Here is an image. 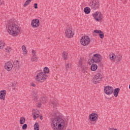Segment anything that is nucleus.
Masks as SVG:
<instances>
[{
  "instance_id": "obj_1",
  "label": "nucleus",
  "mask_w": 130,
  "mask_h": 130,
  "mask_svg": "<svg viewBox=\"0 0 130 130\" xmlns=\"http://www.w3.org/2000/svg\"><path fill=\"white\" fill-rule=\"evenodd\" d=\"M7 28L8 30V33L12 36H17L18 33L20 32L19 26L14 22L9 23Z\"/></svg>"
},
{
  "instance_id": "obj_2",
  "label": "nucleus",
  "mask_w": 130,
  "mask_h": 130,
  "mask_svg": "<svg viewBox=\"0 0 130 130\" xmlns=\"http://www.w3.org/2000/svg\"><path fill=\"white\" fill-rule=\"evenodd\" d=\"M54 130H62L64 127V120L61 118H56L52 122Z\"/></svg>"
},
{
  "instance_id": "obj_3",
  "label": "nucleus",
  "mask_w": 130,
  "mask_h": 130,
  "mask_svg": "<svg viewBox=\"0 0 130 130\" xmlns=\"http://www.w3.org/2000/svg\"><path fill=\"white\" fill-rule=\"evenodd\" d=\"M49 73V69L47 67H45L44 68V72H41L37 75L36 80L38 82L40 83H43V82H45L46 79H47V75L46 74Z\"/></svg>"
},
{
  "instance_id": "obj_4",
  "label": "nucleus",
  "mask_w": 130,
  "mask_h": 130,
  "mask_svg": "<svg viewBox=\"0 0 130 130\" xmlns=\"http://www.w3.org/2000/svg\"><path fill=\"white\" fill-rule=\"evenodd\" d=\"M103 78V76L102 75V73H98L93 77L92 82L94 84H100V82H102Z\"/></svg>"
},
{
  "instance_id": "obj_5",
  "label": "nucleus",
  "mask_w": 130,
  "mask_h": 130,
  "mask_svg": "<svg viewBox=\"0 0 130 130\" xmlns=\"http://www.w3.org/2000/svg\"><path fill=\"white\" fill-rule=\"evenodd\" d=\"M89 7L92 10H98L100 8V2L98 0H92L89 4Z\"/></svg>"
},
{
  "instance_id": "obj_6",
  "label": "nucleus",
  "mask_w": 130,
  "mask_h": 130,
  "mask_svg": "<svg viewBox=\"0 0 130 130\" xmlns=\"http://www.w3.org/2000/svg\"><path fill=\"white\" fill-rule=\"evenodd\" d=\"M102 60V57L101 55L99 54H95L93 55V57H92L90 61L91 63H98V62H100Z\"/></svg>"
},
{
  "instance_id": "obj_7",
  "label": "nucleus",
  "mask_w": 130,
  "mask_h": 130,
  "mask_svg": "<svg viewBox=\"0 0 130 130\" xmlns=\"http://www.w3.org/2000/svg\"><path fill=\"white\" fill-rule=\"evenodd\" d=\"M79 67H80L82 72V73H86V71L88 69L87 67H86V61L83 58L80 59L79 62Z\"/></svg>"
},
{
  "instance_id": "obj_8",
  "label": "nucleus",
  "mask_w": 130,
  "mask_h": 130,
  "mask_svg": "<svg viewBox=\"0 0 130 130\" xmlns=\"http://www.w3.org/2000/svg\"><path fill=\"white\" fill-rule=\"evenodd\" d=\"M80 43L83 46H86L90 43V38L88 36H83L80 39Z\"/></svg>"
},
{
  "instance_id": "obj_9",
  "label": "nucleus",
  "mask_w": 130,
  "mask_h": 130,
  "mask_svg": "<svg viewBox=\"0 0 130 130\" xmlns=\"http://www.w3.org/2000/svg\"><path fill=\"white\" fill-rule=\"evenodd\" d=\"M110 58L111 60H113V59H116V61L117 62H119V61H121L122 60V56L119 54H112L110 55Z\"/></svg>"
},
{
  "instance_id": "obj_10",
  "label": "nucleus",
  "mask_w": 130,
  "mask_h": 130,
  "mask_svg": "<svg viewBox=\"0 0 130 130\" xmlns=\"http://www.w3.org/2000/svg\"><path fill=\"white\" fill-rule=\"evenodd\" d=\"M104 92L106 95H111L113 93V87L111 86H106L104 87Z\"/></svg>"
},
{
  "instance_id": "obj_11",
  "label": "nucleus",
  "mask_w": 130,
  "mask_h": 130,
  "mask_svg": "<svg viewBox=\"0 0 130 130\" xmlns=\"http://www.w3.org/2000/svg\"><path fill=\"white\" fill-rule=\"evenodd\" d=\"M92 16L95 21H99L102 20V14L101 12H96L94 14H92Z\"/></svg>"
},
{
  "instance_id": "obj_12",
  "label": "nucleus",
  "mask_w": 130,
  "mask_h": 130,
  "mask_svg": "<svg viewBox=\"0 0 130 130\" xmlns=\"http://www.w3.org/2000/svg\"><path fill=\"white\" fill-rule=\"evenodd\" d=\"M4 67H5V70H7V71H10L13 70V67H14V65H13V63H12L11 61H8L5 63Z\"/></svg>"
},
{
  "instance_id": "obj_13",
  "label": "nucleus",
  "mask_w": 130,
  "mask_h": 130,
  "mask_svg": "<svg viewBox=\"0 0 130 130\" xmlns=\"http://www.w3.org/2000/svg\"><path fill=\"white\" fill-rule=\"evenodd\" d=\"M31 25L33 28H37L40 25V21L38 19H34L31 21Z\"/></svg>"
},
{
  "instance_id": "obj_14",
  "label": "nucleus",
  "mask_w": 130,
  "mask_h": 130,
  "mask_svg": "<svg viewBox=\"0 0 130 130\" xmlns=\"http://www.w3.org/2000/svg\"><path fill=\"white\" fill-rule=\"evenodd\" d=\"M89 118L90 121H96L98 118V114L96 113H92L89 115Z\"/></svg>"
},
{
  "instance_id": "obj_15",
  "label": "nucleus",
  "mask_w": 130,
  "mask_h": 130,
  "mask_svg": "<svg viewBox=\"0 0 130 130\" xmlns=\"http://www.w3.org/2000/svg\"><path fill=\"white\" fill-rule=\"evenodd\" d=\"M39 114H40V112L39 110L36 109L32 110V115L34 119H36V118H38L39 117Z\"/></svg>"
},
{
  "instance_id": "obj_16",
  "label": "nucleus",
  "mask_w": 130,
  "mask_h": 130,
  "mask_svg": "<svg viewBox=\"0 0 130 130\" xmlns=\"http://www.w3.org/2000/svg\"><path fill=\"white\" fill-rule=\"evenodd\" d=\"M66 35L67 37L68 38H71V37H73L74 36V33H73L71 29H66Z\"/></svg>"
},
{
  "instance_id": "obj_17",
  "label": "nucleus",
  "mask_w": 130,
  "mask_h": 130,
  "mask_svg": "<svg viewBox=\"0 0 130 130\" xmlns=\"http://www.w3.org/2000/svg\"><path fill=\"white\" fill-rule=\"evenodd\" d=\"M94 32L96 34H99L100 38L101 39H103L104 38V32H103L102 30L96 29L94 30Z\"/></svg>"
},
{
  "instance_id": "obj_18",
  "label": "nucleus",
  "mask_w": 130,
  "mask_h": 130,
  "mask_svg": "<svg viewBox=\"0 0 130 130\" xmlns=\"http://www.w3.org/2000/svg\"><path fill=\"white\" fill-rule=\"evenodd\" d=\"M6 93H7V91H6V90H3L0 91V100H5V99H6Z\"/></svg>"
},
{
  "instance_id": "obj_19",
  "label": "nucleus",
  "mask_w": 130,
  "mask_h": 130,
  "mask_svg": "<svg viewBox=\"0 0 130 130\" xmlns=\"http://www.w3.org/2000/svg\"><path fill=\"white\" fill-rule=\"evenodd\" d=\"M31 52L32 54V56L31 57V61H37L38 57L36 56V52L35 51V50H32Z\"/></svg>"
},
{
  "instance_id": "obj_20",
  "label": "nucleus",
  "mask_w": 130,
  "mask_h": 130,
  "mask_svg": "<svg viewBox=\"0 0 130 130\" xmlns=\"http://www.w3.org/2000/svg\"><path fill=\"white\" fill-rule=\"evenodd\" d=\"M119 91H120V89L119 88H115L114 90V91L113 92L114 96L115 97H117V96H118V93H119Z\"/></svg>"
},
{
  "instance_id": "obj_21",
  "label": "nucleus",
  "mask_w": 130,
  "mask_h": 130,
  "mask_svg": "<svg viewBox=\"0 0 130 130\" xmlns=\"http://www.w3.org/2000/svg\"><path fill=\"white\" fill-rule=\"evenodd\" d=\"M13 67L15 69H20V65H19V61H14L13 62Z\"/></svg>"
},
{
  "instance_id": "obj_22",
  "label": "nucleus",
  "mask_w": 130,
  "mask_h": 130,
  "mask_svg": "<svg viewBox=\"0 0 130 130\" xmlns=\"http://www.w3.org/2000/svg\"><path fill=\"white\" fill-rule=\"evenodd\" d=\"M97 69H98V66L95 64H92L90 67V70L92 71V72H95Z\"/></svg>"
},
{
  "instance_id": "obj_23",
  "label": "nucleus",
  "mask_w": 130,
  "mask_h": 130,
  "mask_svg": "<svg viewBox=\"0 0 130 130\" xmlns=\"http://www.w3.org/2000/svg\"><path fill=\"white\" fill-rule=\"evenodd\" d=\"M62 57L63 58V59H64V60H67V59H68V52H63L62 54Z\"/></svg>"
},
{
  "instance_id": "obj_24",
  "label": "nucleus",
  "mask_w": 130,
  "mask_h": 130,
  "mask_svg": "<svg viewBox=\"0 0 130 130\" xmlns=\"http://www.w3.org/2000/svg\"><path fill=\"white\" fill-rule=\"evenodd\" d=\"M84 12L85 14H90V12H91V9L89 7H85L84 9Z\"/></svg>"
},
{
  "instance_id": "obj_25",
  "label": "nucleus",
  "mask_w": 130,
  "mask_h": 130,
  "mask_svg": "<svg viewBox=\"0 0 130 130\" xmlns=\"http://www.w3.org/2000/svg\"><path fill=\"white\" fill-rule=\"evenodd\" d=\"M34 129L35 130H39V123L36 122L34 125Z\"/></svg>"
},
{
  "instance_id": "obj_26",
  "label": "nucleus",
  "mask_w": 130,
  "mask_h": 130,
  "mask_svg": "<svg viewBox=\"0 0 130 130\" xmlns=\"http://www.w3.org/2000/svg\"><path fill=\"white\" fill-rule=\"evenodd\" d=\"M51 104V106H53V107H56L58 105V104L55 101L52 102Z\"/></svg>"
},
{
  "instance_id": "obj_27",
  "label": "nucleus",
  "mask_w": 130,
  "mask_h": 130,
  "mask_svg": "<svg viewBox=\"0 0 130 130\" xmlns=\"http://www.w3.org/2000/svg\"><path fill=\"white\" fill-rule=\"evenodd\" d=\"M22 49L23 51L24 52V54H27V51L26 50V46H25L24 45H23L22 46Z\"/></svg>"
},
{
  "instance_id": "obj_28",
  "label": "nucleus",
  "mask_w": 130,
  "mask_h": 130,
  "mask_svg": "<svg viewBox=\"0 0 130 130\" xmlns=\"http://www.w3.org/2000/svg\"><path fill=\"white\" fill-rule=\"evenodd\" d=\"M25 119L24 117H21L20 120V124H24L25 123Z\"/></svg>"
},
{
  "instance_id": "obj_29",
  "label": "nucleus",
  "mask_w": 130,
  "mask_h": 130,
  "mask_svg": "<svg viewBox=\"0 0 130 130\" xmlns=\"http://www.w3.org/2000/svg\"><path fill=\"white\" fill-rule=\"evenodd\" d=\"M5 47V43H4V41H0V48L2 49V48H3Z\"/></svg>"
},
{
  "instance_id": "obj_30",
  "label": "nucleus",
  "mask_w": 130,
  "mask_h": 130,
  "mask_svg": "<svg viewBox=\"0 0 130 130\" xmlns=\"http://www.w3.org/2000/svg\"><path fill=\"white\" fill-rule=\"evenodd\" d=\"M32 99H34V101H37V99H38V96H37V94H34L32 95Z\"/></svg>"
},
{
  "instance_id": "obj_31",
  "label": "nucleus",
  "mask_w": 130,
  "mask_h": 130,
  "mask_svg": "<svg viewBox=\"0 0 130 130\" xmlns=\"http://www.w3.org/2000/svg\"><path fill=\"white\" fill-rule=\"evenodd\" d=\"M30 3H31V1L30 0H26V1L25 2V3H24L23 7H27V6H28V5H29V4H30Z\"/></svg>"
},
{
  "instance_id": "obj_32",
  "label": "nucleus",
  "mask_w": 130,
  "mask_h": 130,
  "mask_svg": "<svg viewBox=\"0 0 130 130\" xmlns=\"http://www.w3.org/2000/svg\"><path fill=\"white\" fill-rule=\"evenodd\" d=\"M27 127H28V125H27V124H24L22 125V129L23 130L27 129Z\"/></svg>"
},
{
  "instance_id": "obj_33",
  "label": "nucleus",
  "mask_w": 130,
  "mask_h": 130,
  "mask_svg": "<svg viewBox=\"0 0 130 130\" xmlns=\"http://www.w3.org/2000/svg\"><path fill=\"white\" fill-rule=\"evenodd\" d=\"M67 71H70L71 70V67H70V64H67L66 66Z\"/></svg>"
},
{
  "instance_id": "obj_34",
  "label": "nucleus",
  "mask_w": 130,
  "mask_h": 130,
  "mask_svg": "<svg viewBox=\"0 0 130 130\" xmlns=\"http://www.w3.org/2000/svg\"><path fill=\"white\" fill-rule=\"evenodd\" d=\"M34 6H35L34 8L35 9H38V7L37 6H38V4H37V3H35Z\"/></svg>"
},
{
  "instance_id": "obj_35",
  "label": "nucleus",
  "mask_w": 130,
  "mask_h": 130,
  "mask_svg": "<svg viewBox=\"0 0 130 130\" xmlns=\"http://www.w3.org/2000/svg\"><path fill=\"white\" fill-rule=\"evenodd\" d=\"M42 105V104H41V103H39L38 104L37 107H39V108H40V107H41Z\"/></svg>"
},
{
  "instance_id": "obj_36",
  "label": "nucleus",
  "mask_w": 130,
  "mask_h": 130,
  "mask_svg": "<svg viewBox=\"0 0 130 130\" xmlns=\"http://www.w3.org/2000/svg\"><path fill=\"white\" fill-rule=\"evenodd\" d=\"M16 85H17V82H14L12 84V87H16Z\"/></svg>"
},
{
  "instance_id": "obj_37",
  "label": "nucleus",
  "mask_w": 130,
  "mask_h": 130,
  "mask_svg": "<svg viewBox=\"0 0 130 130\" xmlns=\"http://www.w3.org/2000/svg\"><path fill=\"white\" fill-rule=\"evenodd\" d=\"M120 2H122L123 4H125L126 3V0H120Z\"/></svg>"
},
{
  "instance_id": "obj_38",
  "label": "nucleus",
  "mask_w": 130,
  "mask_h": 130,
  "mask_svg": "<svg viewBox=\"0 0 130 130\" xmlns=\"http://www.w3.org/2000/svg\"><path fill=\"white\" fill-rule=\"evenodd\" d=\"M31 86H32V87H36V84H35L34 83H31Z\"/></svg>"
},
{
  "instance_id": "obj_39",
  "label": "nucleus",
  "mask_w": 130,
  "mask_h": 130,
  "mask_svg": "<svg viewBox=\"0 0 130 130\" xmlns=\"http://www.w3.org/2000/svg\"><path fill=\"white\" fill-rule=\"evenodd\" d=\"M93 36H97V35H96V34H95V32H93Z\"/></svg>"
},
{
  "instance_id": "obj_40",
  "label": "nucleus",
  "mask_w": 130,
  "mask_h": 130,
  "mask_svg": "<svg viewBox=\"0 0 130 130\" xmlns=\"http://www.w3.org/2000/svg\"><path fill=\"white\" fill-rule=\"evenodd\" d=\"M43 118V117L42 116H40V119L42 120Z\"/></svg>"
},
{
  "instance_id": "obj_41",
  "label": "nucleus",
  "mask_w": 130,
  "mask_h": 130,
  "mask_svg": "<svg viewBox=\"0 0 130 130\" xmlns=\"http://www.w3.org/2000/svg\"><path fill=\"white\" fill-rule=\"evenodd\" d=\"M2 4H3V2L0 1V5H2Z\"/></svg>"
},
{
  "instance_id": "obj_42",
  "label": "nucleus",
  "mask_w": 130,
  "mask_h": 130,
  "mask_svg": "<svg viewBox=\"0 0 130 130\" xmlns=\"http://www.w3.org/2000/svg\"><path fill=\"white\" fill-rule=\"evenodd\" d=\"M42 100H45V98H43L42 99Z\"/></svg>"
},
{
  "instance_id": "obj_43",
  "label": "nucleus",
  "mask_w": 130,
  "mask_h": 130,
  "mask_svg": "<svg viewBox=\"0 0 130 130\" xmlns=\"http://www.w3.org/2000/svg\"><path fill=\"white\" fill-rule=\"evenodd\" d=\"M41 102H43V103H44V102H42V100H41Z\"/></svg>"
},
{
  "instance_id": "obj_44",
  "label": "nucleus",
  "mask_w": 130,
  "mask_h": 130,
  "mask_svg": "<svg viewBox=\"0 0 130 130\" xmlns=\"http://www.w3.org/2000/svg\"><path fill=\"white\" fill-rule=\"evenodd\" d=\"M92 124H95V123H93Z\"/></svg>"
},
{
  "instance_id": "obj_45",
  "label": "nucleus",
  "mask_w": 130,
  "mask_h": 130,
  "mask_svg": "<svg viewBox=\"0 0 130 130\" xmlns=\"http://www.w3.org/2000/svg\"><path fill=\"white\" fill-rule=\"evenodd\" d=\"M13 89H14V90H15V87H14V88H13Z\"/></svg>"
}]
</instances>
